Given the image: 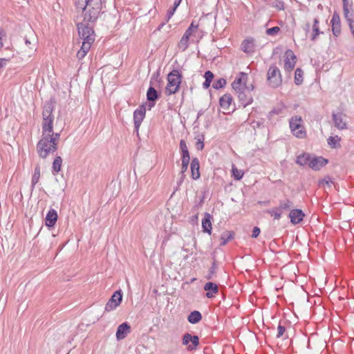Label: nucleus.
Instances as JSON below:
<instances>
[{
	"mask_svg": "<svg viewBox=\"0 0 354 354\" xmlns=\"http://www.w3.org/2000/svg\"><path fill=\"white\" fill-rule=\"evenodd\" d=\"M106 0H75L77 8L83 11V21L95 24L103 12L102 6Z\"/></svg>",
	"mask_w": 354,
	"mask_h": 354,
	"instance_id": "1",
	"label": "nucleus"
},
{
	"mask_svg": "<svg viewBox=\"0 0 354 354\" xmlns=\"http://www.w3.org/2000/svg\"><path fill=\"white\" fill-rule=\"evenodd\" d=\"M55 109L54 102L51 100L45 102L42 111V132L41 134L53 133L54 115L53 111Z\"/></svg>",
	"mask_w": 354,
	"mask_h": 354,
	"instance_id": "2",
	"label": "nucleus"
},
{
	"mask_svg": "<svg viewBox=\"0 0 354 354\" xmlns=\"http://www.w3.org/2000/svg\"><path fill=\"white\" fill-rule=\"evenodd\" d=\"M37 152L41 158H46L50 153H55L57 149V144H53V140H49L46 134H41L37 143Z\"/></svg>",
	"mask_w": 354,
	"mask_h": 354,
	"instance_id": "3",
	"label": "nucleus"
},
{
	"mask_svg": "<svg viewBox=\"0 0 354 354\" xmlns=\"http://www.w3.org/2000/svg\"><path fill=\"white\" fill-rule=\"evenodd\" d=\"M94 25L95 24L85 22L84 21L78 22L76 24L78 35L80 37L83 39L82 43H86L88 45H91L94 42L95 39Z\"/></svg>",
	"mask_w": 354,
	"mask_h": 354,
	"instance_id": "4",
	"label": "nucleus"
},
{
	"mask_svg": "<svg viewBox=\"0 0 354 354\" xmlns=\"http://www.w3.org/2000/svg\"><path fill=\"white\" fill-rule=\"evenodd\" d=\"M183 75L178 69L172 70L167 75V84L165 87V93L167 95H171L176 93L182 82Z\"/></svg>",
	"mask_w": 354,
	"mask_h": 354,
	"instance_id": "5",
	"label": "nucleus"
},
{
	"mask_svg": "<svg viewBox=\"0 0 354 354\" xmlns=\"http://www.w3.org/2000/svg\"><path fill=\"white\" fill-rule=\"evenodd\" d=\"M302 118L301 116H294L290 120V128L295 136L298 138H304L306 136V131L301 125Z\"/></svg>",
	"mask_w": 354,
	"mask_h": 354,
	"instance_id": "6",
	"label": "nucleus"
},
{
	"mask_svg": "<svg viewBox=\"0 0 354 354\" xmlns=\"http://www.w3.org/2000/svg\"><path fill=\"white\" fill-rule=\"evenodd\" d=\"M267 80L272 88H277L281 84L282 79L279 69L274 64L270 66L267 73Z\"/></svg>",
	"mask_w": 354,
	"mask_h": 354,
	"instance_id": "7",
	"label": "nucleus"
},
{
	"mask_svg": "<svg viewBox=\"0 0 354 354\" xmlns=\"http://www.w3.org/2000/svg\"><path fill=\"white\" fill-rule=\"evenodd\" d=\"M146 113V106L145 104H140L133 112V122L135 131L138 134V130L143 121Z\"/></svg>",
	"mask_w": 354,
	"mask_h": 354,
	"instance_id": "8",
	"label": "nucleus"
},
{
	"mask_svg": "<svg viewBox=\"0 0 354 354\" xmlns=\"http://www.w3.org/2000/svg\"><path fill=\"white\" fill-rule=\"evenodd\" d=\"M122 299V295L121 290H118L113 293L111 299L108 301L105 306V310L107 312L115 310L118 306H120Z\"/></svg>",
	"mask_w": 354,
	"mask_h": 354,
	"instance_id": "9",
	"label": "nucleus"
},
{
	"mask_svg": "<svg viewBox=\"0 0 354 354\" xmlns=\"http://www.w3.org/2000/svg\"><path fill=\"white\" fill-rule=\"evenodd\" d=\"M296 56L293 51L290 49H288L285 52L284 59V69L286 72L292 71L296 64Z\"/></svg>",
	"mask_w": 354,
	"mask_h": 354,
	"instance_id": "10",
	"label": "nucleus"
},
{
	"mask_svg": "<svg viewBox=\"0 0 354 354\" xmlns=\"http://www.w3.org/2000/svg\"><path fill=\"white\" fill-rule=\"evenodd\" d=\"M247 79L248 74L244 72H240L239 76L232 83L233 89L236 92L245 90Z\"/></svg>",
	"mask_w": 354,
	"mask_h": 354,
	"instance_id": "11",
	"label": "nucleus"
},
{
	"mask_svg": "<svg viewBox=\"0 0 354 354\" xmlns=\"http://www.w3.org/2000/svg\"><path fill=\"white\" fill-rule=\"evenodd\" d=\"M183 344L187 346V349L189 351L195 350L199 344L198 337L196 335L192 336L189 333H186L183 338Z\"/></svg>",
	"mask_w": 354,
	"mask_h": 354,
	"instance_id": "12",
	"label": "nucleus"
},
{
	"mask_svg": "<svg viewBox=\"0 0 354 354\" xmlns=\"http://www.w3.org/2000/svg\"><path fill=\"white\" fill-rule=\"evenodd\" d=\"M331 30L335 37H338L341 33V21L339 15L335 12L330 20Z\"/></svg>",
	"mask_w": 354,
	"mask_h": 354,
	"instance_id": "13",
	"label": "nucleus"
},
{
	"mask_svg": "<svg viewBox=\"0 0 354 354\" xmlns=\"http://www.w3.org/2000/svg\"><path fill=\"white\" fill-rule=\"evenodd\" d=\"M328 160L322 156H312L310 161V168L313 170H319L322 167L328 163Z\"/></svg>",
	"mask_w": 354,
	"mask_h": 354,
	"instance_id": "14",
	"label": "nucleus"
},
{
	"mask_svg": "<svg viewBox=\"0 0 354 354\" xmlns=\"http://www.w3.org/2000/svg\"><path fill=\"white\" fill-rule=\"evenodd\" d=\"M241 50L246 53L252 54L255 51L254 40L252 38L245 39L241 43Z\"/></svg>",
	"mask_w": 354,
	"mask_h": 354,
	"instance_id": "15",
	"label": "nucleus"
},
{
	"mask_svg": "<svg viewBox=\"0 0 354 354\" xmlns=\"http://www.w3.org/2000/svg\"><path fill=\"white\" fill-rule=\"evenodd\" d=\"M343 114L342 113H333L332 117L333 120L335 123V126L338 129H345L347 128L346 122L344 120Z\"/></svg>",
	"mask_w": 354,
	"mask_h": 354,
	"instance_id": "16",
	"label": "nucleus"
},
{
	"mask_svg": "<svg viewBox=\"0 0 354 354\" xmlns=\"http://www.w3.org/2000/svg\"><path fill=\"white\" fill-rule=\"evenodd\" d=\"M304 215L301 209H295L290 211L289 217L291 223L295 225L299 223L303 220Z\"/></svg>",
	"mask_w": 354,
	"mask_h": 354,
	"instance_id": "17",
	"label": "nucleus"
},
{
	"mask_svg": "<svg viewBox=\"0 0 354 354\" xmlns=\"http://www.w3.org/2000/svg\"><path fill=\"white\" fill-rule=\"evenodd\" d=\"M236 93H238L239 100L243 107L245 108L252 102V96L250 93H246L245 90Z\"/></svg>",
	"mask_w": 354,
	"mask_h": 354,
	"instance_id": "18",
	"label": "nucleus"
},
{
	"mask_svg": "<svg viewBox=\"0 0 354 354\" xmlns=\"http://www.w3.org/2000/svg\"><path fill=\"white\" fill-rule=\"evenodd\" d=\"M343 3V12L344 17L346 19L348 26H352L353 21L349 19L351 16L350 10H352V1H349L348 0H342Z\"/></svg>",
	"mask_w": 354,
	"mask_h": 354,
	"instance_id": "19",
	"label": "nucleus"
},
{
	"mask_svg": "<svg viewBox=\"0 0 354 354\" xmlns=\"http://www.w3.org/2000/svg\"><path fill=\"white\" fill-rule=\"evenodd\" d=\"M130 333V326L127 323L120 324L116 331V337L118 339H123Z\"/></svg>",
	"mask_w": 354,
	"mask_h": 354,
	"instance_id": "20",
	"label": "nucleus"
},
{
	"mask_svg": "<svg viewBox=\"0 0 354 354\" xmlns=\"http://www.w3.org/2000/svg\"><path fill=\"white\" fill-rule=\"evenodd\" d=\"M204 290L207 291L206 297L207 298H212L218 293V287L212 282H207L204 286Z\"/></svg>",
	"mask_w": 354,
	"mask_h": 354,
	"instance_id": "21",
	"label": "nucleus"
},
{
	"mask_svg": "<svg viewBox=\"0 0 354 354\" xmlns=\"http://www.w3.org/2000/svg\"><path fill=\"white\" fill-rule=\"evenodd\" d=\"M232 102V97L229 93L224 94L222 97H220L219 100L221 107L225 111H228L230 109Z\"/></svg>",
	"mask_w": 354,
	"mask_h": 354,
	"instance_id": "22",
	"label": "nucleus"
},
{
	"mask_svg": "<svg viewBox=\"0 0 354 354\" xmlns=\"http://www.w3.org/2000/svg\"><path fill=\"white\" fill-rule=\"evenodd\" d=\"M57 221V214L55 209L48 211L46 216V225L48 227H53Z\"/></svg>",
	"mask_w": 354,
	"mask_h": 354,
	"instance_id": "23",
	"label": "nucleus"
},
{
	"mask_svg": "<svg viewBox=\"0 0 354 354\" xmlns=\"http://www.w3.org/2000/svg\"><path fill=\"white\" fill-rule=\"evenodd\" d=\"M312 155L310 153H304L297 157L296 162L301 166L310 167V161H311Z\"/></svg>",
	"mask_w": 354,
	"mask_h": 354,
	"instance_id": "24",
	"label": "nucleus"
},
{
	"mask_svg": "<svg viewBox=\"0 0 354 354\" xmlns=\"http://www.w3.org/2000/svg\"><path fill=\"white\" fill-rule=\"evenodd\" d=\"M180 149L181 151V160L183 162L190 160L189 153L187 147L186 142L184 140H180Z\"/></svg>",
	"mask_w": 354,
	"mask_h": 354,
	"instance_id": "25",
	"label": "nucleus"
},
{
	"mask_svg": "<svg viewBox=\"0 0 354 354\" xmlns=\"http://www.w3.org/2000/svg\"><path fill=\"white\" fill-rule=\"evenodd\" d=\"M211 218L212 216L209 213H205V217L202 221V227L203 229V232H207L209 234H210L212 232Z\"/></svg>",
	"mask_w": 354,
	"mask_h": 354,
	"instance_id": "26",
	"label": "nucleus"
},
{
	"mask_svg": "<svg viewBox=\"0 0 354 354\" xmlns=\"http://www.w3.org/2000/svg\"><path fill=\"white\" fill-rule=\"evenodd\" d=\"M160 97V94L156 90L154 86H149L147 91V101H157Z\"/></svg>",
	"mask_w": 354,
	"mask_h": 354,
	"instance_id": "27",
	"label": "nucleus"
},
{
	"mask_svg": "<svg viewBox=\"0 0 354 354\" xmlns=\"http://www.w3.org/2000/svg\"><path fill=\"white\" fill-rule=\"evenodd\" d=\"M192 177H201L200 174V165L197 158H194L190 165Z\"/></svg>",
	"mask_w": 354,
	"mask_h": 354,
	"instance_id": "28",
	"label": "nucleus"
},
{
	"mask_svg": "<svg viewBox=\"0 0 354 354\" xmlns=\"http://www.w3.org/2000/svg\"><path fill=\"white\" fill-rule=\"evenodd\" d=\"M319 21L318 18H315L313 20V33L311 35V40L315 41L317 38V37L320 34H323V32L320 31L319 27Z\"/></svg>",
	"mask_w": 354,
	"mask_h": 354,
	"instance_id": "29",
	"label": "nucleus"
},
{
	"mask_svg": "<svg viewBox=\"0 0 354 354\" xmlns=\"http://www.w3.org/2000/svg\"><path fill=\"white\" fill-rule=\"evenodd\" d=\"M91 46V45H88L86 43H82L80 49L77 53V57L79 59H83L89 51Z\"/></svg>",
	"mask_w": 354,
	"mask_h": 354,
	"instance_id": "30",
	"label": "nucleus"
},
{
	"mask_svg": "<svg viewBox=\"0 0 354 354\" xmlns=\"http://www.w3.org/2000/svg\"><path fill=\"white\" fill-rule=\"evenodd\" d=\"M201 319L202 315L201 313L197 310L192 312L187 317L188 321L192 324H196L199 322Z\"/></svg>",
	"mask_w": 354,
	"mask_h": 354,
	"instance_id": "31",
	"label": "nucleus"
},
{
	"mask_svg": "<svg viewBox=\"0 0 354 354\" xmlns=\"http://www.w3.org/2000/svg\"><path fill=\"white\" fill-rule=\"evenodd\" d=\"M304 71L300 68H297L295 72V84L296 85H301L304 81Z\"/></svg>",
	"mask_w": 354,
	"mask_h": 354,
	"instance_id": "32",
	"label": "nucleus"
},
{
	"mask_svg": "<svg viewBox=\"0 0 354 354\" xmlns=\"http://www.w3.org/2000/svg\"><path fill=\"white\" fill-rule=\"evenodd\" d=\"M189 35L184 33L178 43V47L183 51L185 50L189 46Z\"/></svg>",
	"mask_w": 354,
	"mask_h": 354,
	"instance_id": "33",
	"label": "nucleus"
},
{
	"mask_svg": "<svg viewBox=\"0 0 354 354\" xmlns=\"http://www.w3.org/2000/svg\"><path fill=\"white\" fill-rule=\"evenodd\" d=\"M339 140H340V138L337 136H330L327 139V142H328V145L331 148L335 149V148H337V147H340V144L339 142Z\"/></svg>",
	"mask_w": 354,
	"mask_h": 354,
	"instance_id": "34",
	"label": "nucleus"
},
{
	"mask_svg": "<svg viewBox=\"0 0 354 354\" xmlns=\"http://www.w3.org/2000/svg\"><path fill=\"white\" fill-rule=\"evenodd\" d=\"M233 237V232L230 231L224 232L221 236V245H225Z\"/></svg>",
	"mask_w": 354,
	"mask_h": 354,
	"instance_id": "35",
	"label": "nucleus"
},
{
	"mask_svg": "<svg viewBox=\"0 0 354 354\" xmlns=\"http://www.w3.org/2000/svg\"><path fill=\"white\" fill-rule=\"evenodd\" d=\"M62 164V159L60 156H57L53 163V171L58 172L61 169Z\"/></svg>",
	"mask_w": 354,
	"mask_h": 354,
	"instance_id": "36",
	"label": "nucleus"
},
{
	"mask_svg": "<svg viewBox=\"0 0 354 354\" xmlns=\"http://www.w3.org/2000/svg\"><path fill=\"white\" fill-rule=\"evenodd\" d=\"M181 1H182V0H175L174 1L173 8L169 9L167 11V17L168 18V19H169L174 15V12H176V8L179 6Z\"/></svg>",
	"mask_w": 354,
	"mask_h": 354,
	"instance_id": "37",
	"label": "nucleus"
},
{
	"mask_svg": "<svg viewBox=\"0 0 354 354\" xmlns=\"http://www.w3.org/2000/svg\"><path fill=\"white\" fill-rule=\"evenodd\" d=\"M226 85V80L224 78H219L216 80L212 84V87L216 90L223 88Z\"/></svg>",
	"mask_w": 354,
	"mask_h": 354,
	"instance_id": "38",
	"label": "nucleus"
},
{
	"mask_svg": "<svg viewBox=\"0 0 354 354\" xmlns=\"http://www.w3.org/2000/svg\"><path fill=\"white\" fill-rule=\"evenodd\" d=\"M268 212L276 220H279L281 217L282 212L278 207L268 210Z\"/></svg>",
	"mask_w": 354,
	"mask_h": 354,
	"instance_id": "39",
	"label": "nucleus"
},
{
	"mask_svg": "<svg viewBox=\"0 0 354 354\" xmlns=\"http://www.w3.org/2000/svg\"><path fill=\"white\" fill-rule=\"evenodd\" d=\"M292 207V203L290 200L280 201L278 208L281 211L283 209H289Z\"/></svg>",
	"mask_w": 354,
	"mask_h": 354,
	"instance_id": "40",
	"label": "nucleus"
},
{
	"mask_svg": "<svg viewBox=\"0 0 354 354\" xmlns=\"http://www.w3.org/2000/svg\"><path fill=\"white\" fill-rule=\"evenodd\" d=\"M333 184V182L329 178L328 180L324 179H319L317 182V185L320 187L326 188V187H330L331 185Z\"/></svg>",
	"mask_w": 354,
	"mask_h": 354,
	"instance_id": "41",
	"label": "nucleus"
},
{
	"mask_svg": "<svg viewBox=\"0 0 354 354\" xmlns=\"http://www.w3.org/2000/svg\"><path fill=\"white\" fill-rule=\"evenodd\" d=\"M271 6L278 10H283L285 9L284 3L281 0H274L271 3Z\"/></svg>",
	"mask_w": 354,
	"mask_h": 354,
	"instance_id": "42",
	"label": "nucleus"
},
{
	"mask_svg": "<svg viewBox=\"0 0 354 354\" xmlns=\"http://www.w3.org/2000/svg\"><path fill=\"white\" fill-rule=\"evenodd\" d=\"M14 57V53L10 52V53L7 55L6 57L0 58V69L4 67L8 62Z\"/></svg>",
	"mask_w": 354,
	"mask_h": 354,
	"instance_id": "43",
	"label": "nucleus"
},
{
	"mask_svg": "<svg viewBox=\"0 0 354 354\" xmlns=\"http://www.w3.org/2000/svg\"><path fill=\"white\" fill-rule=\"evenodd\" d=\"M156 82L158 83L161 82V79L160 78V72L159 71H157L156 72L153 73L149 82V86H153L154 82Z\"/></svg>",
	"mask_w": 354,
	"mask_h": 354,
	"instance_id": "44",
	"label": "nucleus"
},
{
	"mask_svg": "<svg viewBox=\"0 0 354 354\" xmlns=\"http://www.w3.org/2000/svg\"><path fill=\"white\" fill-rule=\"evenodd\" d=\"M46 137L50 140V139H53V144H57L58 145V140L59 139V137H60V133H54L53 131V133H46Z\"/></svg>",
	"mask_w": 354,
	"mask_h": 354,
	"instance_id": "45",
	"label": "nucleus"
},
{
	"mask_svg": "<svg viewBox=\"0 0 354 354\" xmlns=\"http://www.w3.org/2000/svg\"><path fill=\"white\" fill-rule=\"evenodd\" d=\"M244 173L242 170H239L234 165L232 166V177H243Z\"/></svg>",
	"mask_w": 354,
	"mask_h": 354,
	"instance_id": "46",
	"label": "nucleus"
},
{
	"mask_svg": "<svg viewBox=\"0 0 354 354\" xmlns=\"http://www.w3.org/2000/svg\"><path fill=\"white\" fill-rule=\"evenodd\" d=\"M216 270L217 266L216 263L214 262L212 267L209 270L208 274L206 276L207 279H212L216 273Z\"/></svg>",
	"mask_w": 354,
	"mask_h": 354,
	"instance_id": "47",
	"label": "nucleus"
},
{
	"mask_svg": "<svg viewBox=\"0 0 354 354\" xmlns=\"http://www.w3.org/2000/svg\"><path fill=\"white\" fill-rule=\"evenodd\" d=\"M198 27V24H195L194 21H192L189 28L185 30V33L191 36L194 30H196Z\"/></svg>",
	"mask_w": 354,
	"mask_h": 354,
	"instance_id": "48",
	"label": "nucleus"
},
{
	"mask_svg": "<svg viewBox=\"0 0 354 354\" xmlns=\"http://www.w3.org/2000/svg\"><path fill=\"white\" fill-rule=\"evenodd\" d=\"M281 112H282L281 108H279V107L274 108L268 113V118L269 120H271L273 115H279L280 113H281Z\"/></svg>",
	"mask_w": 354,
	"mask_h": 354,
	"instance_id": "49",
	"label": "nucleus"
},
{
	"mask_svg": "<svg viewBox=\"0 0 354 354\" xmlns=\"http://www.w3.org/2000/svg\"><path fill=\"white\" fill-rule=\"evenodd\" d=\"M280 31V28L278 26H274L270 28H268L266 30V34L268 35L274 36L276 35Z\"/></svg>",
	"mask_w": 354,
	"mask_h": 354,
	"instance_id": "50",
	"label": "nucleus"
},
{
	"mask_svg": "<svg viewBox=\"0 0 354 354\" xmlns=\"http://www.w3.org/2000/svg\"><path fill=\"white\" fill-rule=\"evenodd\" d=\"M214 75L212 71H207L206 72H205L204 77L205 79V81L212 82L214 79Z\"/></svg>",
	"mask_w": 354,
	"mask_h": 354,
	"instance_id": "51",
	"label": "nucleus"
},
{
	"mask_svg": "<svg viewBox=\"0 0 354 354\" xmlns=\"http://www.w3.org/2000/svg\"><path fill=\"white\" fill-rule=\"evenodd\" d=\"M6 32L2 28H0V50L2 48L3 44V39L6 38Z\"/></svg>",
	"mask_w": 354,
	"mask_h": 354,
	"instance_id": "52",
	"label": "nucleus"
},
{
	"mask_svg": "<svg viewBox=\"0 0 354 354\" xmlns=\"http://www.w3.org/2000/svg\"><path fill=\"white\" fill-rule=\"evenodd\" d=\"M204 138H198L196 147L198 150H202L204 148V142H203Z\"/></svg>",
	"mask_w": 354,
	"mask_h": 354,
	"instance_id": "53",
	"label": "nucleus"
},
{
	"mask_svg": "<svg viewBox=\"0 0 354 354\" xmlns=\"http://www.w3.org/2000/svg\"><path fill=\"white\" fill-rule=\"evenodd\" d=\"M286 329H285V327L281 326V325H279L278 328H277V337H281L284 332H285Z\"/></svg>",
	"mask_w": 354,
	"mask_h": 354,
	"instance_id": "54",
	"label": "nucleus"
},
{
	"mask_svg": "<svg viewBox=\"0 0 354 354\" xmlns=\"http://www.w3.org/2000/svg\"><path fill=\"white\" fill-rule=\"evenodd\" d=\"M259 233H260V229L259 227H254L253 228V230H252V236L253 238H257L259 235Z\"/></svg>",
	"mask_w": 354,
	"mask_h": 354,
	"instance_id": "55",
	"label": "nucleus"
},
{
	"mask_svg": "<svg viewBox=\"0 0 354 354\" xmlns=\"http://www.w3.org/2000/svg\"><path fill=\"white\" fill-rule=\"evenodd\" d=\"M156 101H148V103H146L145 106L146 109L151 110L155 105Z\"/></svg>",
	"mask_w": 354,
	"mask_h": 354,
	"instance_id": "56",
	"label": "nucleus"
},
{
	"mask_svg": "<svg viewBox=\"0 0 354 354\" xmlns=\"http://www.w3.org/2000/svg\"><path fill=\"white\" fill-rule=\"evenodd\" d=\"M156 101H148V103H146L145 106L146 109L151 110L155 105Z\"/></svg>",
	"mask_w": 354,
	"mask_h": 354,
	"instance_id": "57",
	"label": "nucleus"
},
{
	"mask_svg": "<svg viewBox=\"0 0 354 354\" xmlns=\"http://www.w3.org/2000/svg\"><path fill=\"white\" fill-rule=\"evenodd\" d=\"M190 160H187L185 162H182L181 173H184L188 168Z\"/></svg>",
	"mask_w": 354,
	"mask_h": 354,
	"instance_id": "58",
	"label": "nucleus"
},
{
	"mask_svg": "<svg viewBox=\"0 0 354 354\" xmlns=\"http://www.w3.org/2000/svg\"><path fill=\"white\" fill-rule=\"evenodd\" d=\"M32 177H40V168L39 167L37 166L35 169L34 175Z\"/></svg>",
	"mask_w": 354,
	"mask_h": 354,
	"instance_id": "59",
	"label": "nucleus"
},
{
	"mask_svg": "<svg viewBox=\"0 0 354 354\" xmlns=\"http://www.w3.org/2000/svg\"><path fill=\"white\" fill-rule=\"evenodd\" d=\"M169 21V19H167L166 21L162 22L158 26V28H156V30L157 31H160L162 28L166 24V23Z\"/></svg>",
	"mask_w": 354,
	"mask_h": 354,
	"instance_id": "60",
	"label": "nucleus"
},
{
	"mask_svg": "<svg viewBox=\"0 0 354 354\" xmlns=\"http://www.w3.org/2000/svg\"><path fill=\"white\" fill-rule=\"evenodd\" d=\"M211 82L205 81L203 83V87L205 89H207L210 86Z\"/></svg>",
	"mask_w": 354,
	"mask_h": 354,
	"instance_id": "61",
	"label": "nucleus"
},
{
	"mask_svg": "<svg viewBox=\"0 0 354 354\" xmlns=\"http://www.w3.org/2000/svg\"><path fill=\"white\" fill-rule=\"evenodd\" d=\"M254 89V86L252 84L250 85V86H246L245 85V91H248V93H250V91H252Z\"/></svg>",
	"mask_w": 354,
	"mask_h": 354,
	"instance_id": "62",
	"label": "nucleus"
},
{
	"mask_svg": "<svg viewBox=\"0 0 354 354\" xmlns=\"http://www.w3.org/2000/svg\"><path fill=\"white\" fill-rule=\"evenodd\" d=\"M204 113H205V110H203V109L199 110L198 112V114H197V118H198L199 117L203 115L204 114Z\"/></svg>",
	"mask_w": 354,
	"mask_h": 354,
	"instance_id": "63",
	"label": "nucleus"
},
{
	"mask_svg": "<svg viewBox=\"0 0 354 354\" xmlns=\"http://www.w3.org/2000/svg\"><path fill=\"white\" fill-rule=\"evenodd\" d=\"M310 25L309 23H306V27L304 28L305 31L307 32L310 30Z\"/></svg>",
	"mask_w": 354,
	"mask_h": 354,
	"instance_id": "64",
	"label": "nucleus"
}]
</instances>
